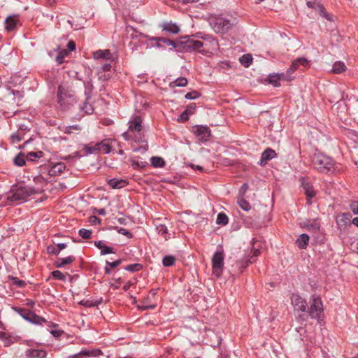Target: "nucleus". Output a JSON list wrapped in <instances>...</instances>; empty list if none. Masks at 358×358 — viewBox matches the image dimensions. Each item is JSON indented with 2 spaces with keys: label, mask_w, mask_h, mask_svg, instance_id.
I'll use <instances>...</instances> for the list:
<instances>
[{
  "label": "nucleus",
  "mask_w": 358,
  "mask_h": 358,
  "mask_svg": "<svg viewBox=\"0 0 358 358\" xmlns=\"http://www.w3.org/2000/svg\"><path fill=\"white\" fill-rule=\"evenodd\" d=\"M22 138H23V136L17 133L13 134L10 136V141H11V143L13 144L20 142L22 140Z\"/></svg>",
  "instance_id": "nucleus-47"
},
{
  "label": "nucleus",
  "mask_w": 358,
  "mask_h": 358,
  "mask_svg": "<svg viewBox=\"0 0 358 358\" xmlns=\"http://www.w3.org/2000/svg\"><path fill=\"white\" fill-rule=\"evenodd\" d=\"M308 320V315L305 313H303L301 314H299L297 317H296V320L301 324V325H306V322Z\"/></svg>",
  "instance_id": "nucleus-48"
},
{
  "label": "nucleus",
  "mask_w": 358,
  "mask_h": 358,
  "mask_svg": "<svg viewBox=\"0 0 358 358\" xmlns=\"http://www.w3.org/2000/svg\"><path fill=\"white\" fill-rule=\"evenodd\" d=\"M89 222L91 224L95 225L96 224H100L101 223V220L99 217H97L96 216L92 215V216L90 217Z\"/></svg>",
  "instance_id": "nucleus-59"
},
{
  "label": "nucleus",
  "mask_w": 358,
  "mask_h": 358,
  "mask_svg": "<svg viewBox=\"0 0 358 358\" xmlns=\"http://www.w3.org/2000/svg\"><path fill=\"white\" fill-rule=\"evenodd\" d=\"M142 268H143L142 264H138V263L129 264V265L127 266L126 267H124L125 270L132 272V273L139 271Z\"/></svg>",
  "instance_id": "nucleus-40"
},
{
  "label": "nucleus",
  "mask_w": 358,
  "mask_h": 358,
  "mask_svg": "<svg viewBox=\"0 0 358 358\" xmlns=\"http://www.w3.org/2000/svg\"><path fill=\"white\" fill-rule=\"evenodd\" d=\"M176 259L173 256L166 255L163 258L162 264L164 266H171L174 264Z\"/></svg>",
  "instance_id": "nucleus-39"
},
{
  "label": "nucleus",
  "mask_w": 358,
  "mask_h": 358,
  "mask_svg": "<svg viewBox=\"0 0 358 358\" xmlns=\"http://www.w3.org/2000/svg\"><path fill=\"white\" fill-rule=\"evenodd\" d=\"M52 277L56 280L64 281L66 275L59 270H56L52 272Z\"/></svg>",
  "instance_id": "nucleus-43"
},
{
  "label": "nucleus",
  "mask_w": 358,
  "mask_h": 358,
  "mask_svg": "<svg viewBox=\"0 0 358 358\" xmlns=\"http://www.w3.org/2000/svg\"><path fill=\"white\" fill-rule=\"evenodd\" d=\"M8 279L12 281V285H15L17 287H24L27 285L25 281L20 280L17 277L9 275Z\"/></svg>",
  "instance_id": "nucleus-36"
},
{
  "label": "nucleus",
  "mask_w": 358,
  "mask_h": 358,
  "mask_svg": "<svg viewBox=\"0 0 358 358\" xmlns=\"http://www.w3.org/2000/svg\"><path fill=\"white\" fill-rule=\"evenodd\" d=\"M76 45L73 41H69V52L74 51L76 50Z\"/></svg>",
  "instance_id": "nucleus-63"
},
{
  "label": "nucleus",
  "mask_w": 358,
  "mask_h": 358,
  "mask_svg": "<svg viewBox=\"0 0 358 358\" xmlns=\"http://www.w3.org/2000/svg\"><path fill=\"white\" fill-rule=\"evenodd\" d=\"M82 129V127H80L79 125H69V131H68V133L69 134H72L73 131V130H76V131H81Z\"/></svg>",
  "instance_id": "nucleus-60"
},
{
  "label": "nucleus",
  "mask_w": 358,
  "mask_h": 358,
  "mask_svg": "<svg viewBox=\"0 0 358 358\" xmlns=\"http://www.w3.org/2000/svg\"><path fill=\"white\" fill-rule=\"evenodd\" d=\"M299 64L297 62V59H294L292 63V65L290 66V68L292 69V70L294 71V72L299 68Z\"/></svg>",
  "instance_id": "nucleus-64"
},
{
  "label": "nucleus",
  "mask_w": 358,
  "mask_h": 358,
  "mask_svg": "<svg viewBox=\"0 0 358 358\" xmlns=\"http://www.w3.org/2000/svg\"><path fill=\"white\" fill-rule=\"evenodd\" d=\"M78 303L80 304H82L86 307H93V306H95L101 303V301H92L90 300H86V301L83 300Z\"/></svg>",
  "instance_id": "nucleus-45"
},
{
  "label": "nucleus",
  "mask_w": 358,
  "mask_h": 358,
  "mask_svg": "<svg viewBox=\"0 0 358 358\" xmlns=\"http://www.w3.org/2000/svg\"><path fill=\"white\" fill-rule=\"evenodd\" d=\"M71 73V76L75 77L78 80H82V77L80 75V73L78 71H71L69 72V74Z\"/></svg>",
  "instance_id": "nucleus-62"
},
{
  "label": "nucleus",
  "mask_w": 358,
  "mask_h": 358,
  "mask_svg": "<svg viewBox=\"0 0 358 358\" xmlns=\"http://www.w3.org/2000/svg\"><path fill=\"white\" fill-rule=\"evenodd\" d=\"M301 226L311 233L316 234L320 231V224L317 220H310L301 224Z\"/></svg>",
  "instance_id": "nucleus-21"
},
{
  "label": "nucleus",
  "mask_w": 358,
  "mask_h": 358,
  "mask_svg": "<svg viewBox=\"0 0 358 358\" xmlns=\"http://www.w3.org/2000/svg\"><path fill=\"white\" fill-rule=\"evenodd\" d=\"M195 108H196V105H195V103H191V104H189V105L187 107V108L185 109V110H187V112H189V115H190V114H192V113H194V111Z\"/></svg>",
  "instance_id": "nucleus-61"
},
{
  "label": "nucleus",
  "mask_w": 358,
  "mask_h": 358,
  "mask_svg": "<svg viewBox=\"0 0 358 358\" xmlns=\"http://www.w3.org/2000/svg\"><path fill=\"white\" fill-rule=\"evenodd\" d=\"M350 208L354 214L358 215V201H352L350 204Z\"/></svg>",
  "instance_id": "nucleus-52"
},
{
  "label": "nucleus",
  "mask_w": 358,
  "mask_h": 358,
  "mask_svg": "<svg viewBox=\"0 0 358 358\" xmlns=\"http://www.w3.org/2000/svg\"><path fill=\"white\" fill-rule=\"evenodd\" d=\"M131 166L134 169H138V168H143L145 166V163L143 162H138L135 161L134 159L131 160Z\"/></svg>",
  "instance_id": "nucleus-53"
},
{
  "label": "nucleus",
  "mask_w": 358,
  "mask_h": 358,
  "mask_svg": "<svg viewBox=\"0 0 358 358\" xmlns=\"http://www.w3.org/2000/svg\"><path fill=\"white\" fill-rule=\"evenodd\" d=\"M189 112L187 110H184L180 116L178 121L186 122L189 120Z\"/></svg>",
  "instance_id": "nucleus-57"
},
{
  "label": "nucleus",
  "mask_w": 358,
  "mask_h": 358,
  "mask_svg": "<svg viewBox=\"0 0 358 358\" xmlns=\"http://www.w3.org/2000/svg\"><path fill=\"white\" fill-rule=\"evenodd\" d=\"M292 304L294 306V310L306 313L307 310V304L305 299H303L298 294H292L291 296Z\"/></svg>",
  "instance_id": "nucleus-13"
},
{
  "label": "nucleus",
  "mask_w": 358,
  "mask_h": 358,
  "mask_svg": "<svg viewBox=\"0 0 358 358\" xmlns=\"http://www.w3.org/2000/svg\"><path fill=\"white\" fill-rule=\"evenodd\" d=\"M297 62L300 65L304 66V67H306L309 65V62L308 61V59L305 57H299V58H297Z\"/></svg>",
  "instance_id": "nucleus-56"
},
{
  "label": "nucleus",
  "mask_w": 358,
  "mask_h": 358,
  "mask_svg": "<svg viewBox=\"0 0 358 358\" xmlns=\"http://www.w3.org/2000/svg\"><path fill=\"white\" fill-rule=\"evenodd\" d=\"M12 309L15 313H18L25 320L32 324L42 325L43 323L47 322V320L45 319L36 315L29 310L17 306L12 307Z\"/></svg>",
  "instance_id": "nucleus-7"
},
{
  "label": "nucleus",
  "mask_w": 358,
  "mask_h": 358,
  "mask_svg": "<svg viewBox=\"0 0 358 358\" xmlns=\"http://www.w3.org/2000/svg\"><path fill=\"white\" fill-rule=\"evenodd\" d=\"M43 155V152L42 151L38 152H30L27 155V159L33 161L35 158H41Z\"/></svg>",
  "instance_id": "nucleus-42"
},
{
  "label": "nucleus",
  "mask_w": 358,
  "mask_h": 358,
  "mask_svg": "<svg viewBox=\"0 0 358 358\" xmlns=\"http://www.w3.org/2000/svg\"><path fill=\"white\" fill-rule=\"evenodd\" d=\"M67 85L64 82L62 83L57 89V102L62 110L67 108Z\"/></svg>",
  "instance_id": "nucleus-12"
},
{
  "label": "nucleus",
  "mask_w": 358,
  "mask_h": 358,
  "mask_svg": "<svg viewBox=\"0 0 358 358\" xmlns=\"http://www.w3.org/2000/svg\"><path fill=\"white\" fill-rule=\"evenodd\" d=\"M145 37L148 41H158V42L163 43L164 44H165L166 45H168V46L171 45L173 48L176 47V44L175 41H173L172 40H170V39H168V38H163V37H154V36H145Z\"/></svg>",
  "instance_id": "nucleus-25"
},
{
  "label": "nucleus",
  "mask_w": 358,
  "mask_h": 358,
  "mask_svg": "<svg viewBox=\"0 0 358 358\" xmlns=\"http://www.w3.org/2000/svg\"><path fill=\"white\" fill-rule=\"evenodd\" d=\"M199 96H200L199 92H198L196 91H192V92L187 93L185 94V97L187 99L193 100V99L198 98Z\"/></svg>",
  "instance_id": "nucleus-51"
},
{
  "label": "nucleus",
  "mask_w": 358,
  "mask_h": 358,
  "mask_svg": "<svg viewBox=\"0 0 358 358\" xmlns=\"http://www.w3.org/2000/svg\"><path fill=\"white\" fill-rule=\"evenodd\" d=\"M41 192L42 189L40 187L22 185L13 186L8 192L6 203L12 205L14 202H25L31 196Z\"/></svg>",
  "instance_id": "nucleus-1"
},
{
  "label": "nucleus",
  "mask_w": 358,
  "mask_h": 358,
  "mask_svg": "<svg viewBox=\"0 0 358 358\" xmlns=\"http://www.w3.org/2000/svg\"><path fill=\"white\" fill-rule=\"evenodd\" d=\"M47 252L49 255H57L59 252L56 244L50 245L47 247Z\"/></svg>",
  "instance_id": "nucleus-44"
},
{
  "label": "nucleus",
  "mask_w": 358,
  "mask_h": 358,
  "mask_svg": "<svg viewBox=\"0 0 358 358\" xmlns=\"http://www.w3.org/2000/svg\"><path fill=\"white\" fill-rule=\"evenodd\" d=\"M162 29L173 34H178L180 31L179 27L176 24L171 22H164L162 24Z\"/></svg>",
  "instance_id": "nucleus-27"
},
{
  "label": "nucleus",
  "mask_w": 358,
  "mask_h": 358,
  "mask_svg": "<svg viewBox=\"0 0 358 358\" xmlns=\"http://www.w3.org/2000/svg\"><path fill=\"white\" fill-rule=\"evenodd\" d=\"M150 162L152 165L155 168H161L165 165L164 159L160 157H152L150 159Z\"/></svg>",
  "instance_id": "nucleus-32"
},
{
  "label": "nucleus",
  "mask_w": 358,
  "mask_h": 358,
  "mask_svg": "<svg viewBox=\"0 0 358 358\" xmlns=\"http://www.w3.org/2000/svg\"><path fill=\"white\" fill-rule=\"evenodd\" d=\"M27 156L23 152H19L13 158V164L17 166H23L26 164Z\"/></svg>",
  "instance_id": "nucleus-29"
},
{
  "label": "nucleus",
  "mask_w": 358,
  "mask_h": 358,
  "mask_svg": "<svg viewBox=\"0 0 358 358\" xmlns=\"http://www.w3.org/2000/svg\"><path fill=\"white\" fill-rule=\"evenodd\" d=\"M312 164L320 173H333L335 171L334 160L322 153H315L313 155Z\"/></svg>",
  "instance_id": "nucleus-3"
},
{
  "label": "nucleus",
  "mask_w": 358,
  "mask_h": 358,
  "mask_svg": "<svg viewBox=\"0 0 358 358\" xmlns=\"http://www.w3.org/2000/svg\"><path fill=\"white\" fill-rule=\"evenodd\" d=\"M94 58L96 59H103L111 61L113 56L109 50H99L94 52Z\"/></svg>",
  "instance_id": "nucleus-24"
},
{
  "label": "nucleus",
  "mask_w": 358,
  "mask_h": 358,
  "mask_svg": "<svg viewBox=\"0 0 358 358\" xmlns=\"http://www.w3.org/2000/svg\"><path fill=\"white\" fill-rule=\"evenodd\" d=\"M66 169L63 162L51 163L48 168V175L50 176H56L62 173Z\"/></svg>",
  "instance_id": "nucleus-18"
},
{
  "label": "nucleus",
  "mask_w": 358,
  "mask_h": 358,
  "mask_svg": "<svg viewBox=\"0 0 358 358\" xmlns=\"http://www.w3.org/2000/svg\"><path fill=\"white\" fill-rule=\"evenodd\" d=\"M346 69L345 64L342 62H336L333 65L331 71L334 73H341Z\"/></svg>",
  "instance_id": "nucleus-31"
},
{
  "label": "nucleus",
  "mask_w": 358,
  "mask_h": 358,
  "mask_svg": "<svg viewBox=\"0 0 358 358\" xmlns=\"http://www.w3.org/2000/svg\"><path fill=\"white\" fill-rule=\"evenodd\" d=\"M238 203L239 206L245 211H248L251 208V206L245 197H238Z\"/></svg>",
  "instance_id": "nucleus-37"
},
{
  "label": "nucleus",
  "mask_w": 358,
  "mask_h": 358,
  "mask_svg": "<svg viewBox=\"0 0 358 358\" xmlns=\"http://www.w3.org/2000/svg\"><path fill=\"white\" fill-rule=\"evenodd\" d=\"M224 267V254L222 252H216L212 258L213 273L217 278H220L222 274Z\"/></svg>",
  "instance_id": "nucleus-9"
},
{
  "label": "nucleus",
  "mask_w": 358,
  "mask_h": 358,
  "mask_svg": "<svg viewBox=\"0 0 358 358\" xmlns=\"http://www.w3.org/2000/svg\"><path fill=\"white\" fill-rule=\"evenodd\" d=\"M88 97L85 101L78 103L76 98L73 95L69 94V115L74 119H80L85 115H90L94 112V108L87 101Z\"/></svg>",
  "instance_id": "nucleus-2"
},
{
  "label": "nucleus",
  "mask_w": 358,
  "mask_h": 358,
  "mask_svg": "<svg viewBox=\"0 0 358 358\" xmlns=\"http://www.w3.org/2000/svg\"><path fill=\"white\" fill-rule=\"evenodd\" d=\"M249 186L247 182H245L242 185L239 189L238 196V197H245V193L247 190L248 189Z\"/></svg>",
  "instance_id": "nucleus-49"
},
{
  "label": "nucleus",
  "mask_w": 358,
  "mask_h": 358,
  "mask_svg": "<svg viewBox=\"0 0 358 358\" xmlns=\"http://www.w3.org/2000/svg\"><path fill=\"white\" fill-rule=\"evenodd\" d=\"M79 235L84 239H88L91 237L92 231L86 229H81L78 232Z\"/></svg>",
  "instance_id": "nucleus-46"
},
{
  "label": "nucleus",
  "mask_w": 358,
  "mask_h": 358,
  "mask_svg": "<svg viewBox=\"0 0 358 358\" xmlns=\"http://www.w3.org/2000/svg\"><path fill=\"white\" fill-rule=\"evenodd\" d=\"M142 120L139 116H136L129 122L128 130L122 134L126 141L140 142L142 141L141 131L142 130Z\"/></svg>",
  "instance_id": "nucleus-4"
},
{
  "label": "nucleus",
  "mask_w": 358,
  "mask_h": 358,
  "mask_svg": "<svg viewBox=\"0 0 358 358\" xmlns=\"http://www.w3.org/2000/svg\"><path fill=\"white\" fill-rule=\"evenodd\" d=\"M192 132L201 143L208 141L211 136L210 129L207 126L195 125L192 127Z\"/></svg>",
  "instance_id": "nucleus-11"
},
{
  "label": "nucleus",
  "mask_w": 358,
  "mask_h": 358,
  "mask_svg": "<svg viewBox=\"0 0 358 358\" xmlns=\"http://www.w3.org/2000/svg\"><path fill=\"white\" fill-rule=\"evenodd\" d=\"M181 44L184 45L187 51H197L201 53H204L205 52L203 41L189 38V36L183 37L181 41Z\"/></svg>",
  "instance_id": "nucleus-10"
},
{
  "label": "nucleus",
  "mask_w": 358,
  "mask_h": 358,
  "mask_svg": "<svg viewBox=\"0 0 358 358\" xmlns=\"http://www.w3.org/2000/svg\"><path fill=\"white\" fill-rule=\"evenodd\" d=\"M110 141V139H105L94 145L92 143L84 145L83 149L86 151L87 154H95L99 152L108 154L111 151Z\"/></svg>",
  "instance_id": "nucleus-8"
},
{
  "label": "nucleus",
  "mask_w": 358,
  "mask_h": 358,
  "mask_svg": "<svg viewBox=\"0 0 358 358\" xmlns=\"http://www.w3.org/2000/svg\"><path fill=\"white\" fill-rule=\"evenodd\" d=\"M188 83L187 79L185 77H180L176 79L170 83V87H185Z\"/></svg>",
  "instance_id": "nucleus-34"
},
{
  "label": "nucleus",
  "mask_w": 358,
  "mask_h": 358,
  "mask_svg": "<svg viewBox=\"0 0 358 358\" xmlns=\"http://www.w3.org/2000/svg\"><path fill=\"white\" fill-rule=\"evenodd\" d=\"M310 303V306L307 308L306 311L312 319L320 322L324 317L323 304L320 296L317 295L311 296Z\"/></svg>",
  "instance_id": "nucleus-5"
},
{
  "label": "nucleus",
  "mask_w": 358,
  "mask_h": 358,
  "mask_svg": "<svg viewBox=\"0 0 358 358\" xmlns=\"http://www.w3.org/2000/svg\"><path fill=\"white\" fill-rule=\"evenodd\" d=\"M122 262V259H117L116 261H114L113 262H110L108 261H106V264L107 266H109L110 268H116L117 266L120 265Z\"/></svg>",
  "instance_id": "nucleus-55"
},
{
  "label": "nucleus",
  "mask_w": 358,
  "mask_h": 358,
  "mask_svg": "<svg viewBox=\"0 0 358 358\" xmlns=\"http://www.w3.org/2000/svg\"><path fill=\"white\" fill-rule=\"evenodd\" d=\"M309 236L306 234H302L296 241V244L300 249H306L308 245Z\"/></svg>",
  "instance_id": "nucleus-26"
},
{
  "label": "nucleus",
  "mask_w": 358,
  "mask_h": 358,
  "mask_svg": "<svg viewBox=\"0 0 358 358\" xmlns=\"http://www.w3.org/2000/svg\"><path fill=\"white\" fill-rule=\"evenodd\" d=\"M277 157L275 151L270 148H266L262 154L260 165L264 166L268 161Z\"/></svg>",
  "instance_id": "nucleus-19"
},
{
  "label": "nucleus",
  "mask_w": 358,
  "mask_h": 358,
  "mask_svg": "<svg viewBox=\"0 0 358 358\" xmlns=\"http://www.w3.org/2000/svg\"><path fill=\"white\" fill-rule=\"evenodd\" d=\"M157 230H158V233L163 236H165L168 234V229L165 225L160 224L157 227Z\"/></svg>",
  "instance_id": "nucleus-54"
},
{
  "label": "nucleus",
  "mask_w": 358,
  "mask_h": 358,
  "mask_svg": "<svg viewBox=\"0 0 358 358\" xmlns=\"http://www.w3.org/2000/svg\"><path fill=\"white\" fill-rule=\"evenodd\" d=\"M204 44L203 49H205L204 53L217 51L219 49L218 41L214 38L211 36H206L203 37Z\"/></svg>",
  "instance_id": "nucleus-14"
},
{
  "label": "nucleus",
  "mask_w": 358,
  "mask_h": 358,
  "mask_svg": "<svg viewBox=\"0 0 358 358\" xmlns=\"http://www.w3.org/2000/svg\"><path fill=\"white\" fill-rule=\"evenodd\" d=\"M103 355L100 349L83 350L78 353L69 355V358H86L90 357H99Z\"/></svg>",
  "instance_id": "nucleus-17"
},
{
  "label": "nucleus",
  "mask_w": 358,
  "mask_h": 358,
  "mask_svg": "<svg viewBox=\"0 0 358 358\" xmlns=\"http://www.w3.org/2000/svg\"><path fill=\"white\" fill-rule=\"evenodd\" d=\"M259 245L260 243L258 241L255 239L252 240V255L248 258L244 264L241 265V268H245L250 264H252L256 261L255 257L260 255V250L259 249Z\"/></svg>",
  "instance_id": "nucleus-16"
},
{
  "label": "nucleus",
  "mask_w": 358,
  "mask_h": 358,
  "mask_svg": "<svg viewBox=\"0 0 358 358\" xmlns=\"http://www.w3.org/2000/svg\"><path fill=\"white\" fill-rule=\"evenodd\" d=\"M302 187L304 189L306 195L309 199L313 198L315 196V191L314 190L313 186L309 182L303 180Z\"/></svg>",
  "instance_id": "nucleus-28"
},
{
  "label": "nucleus",
  "mask_w": 358,
  "mask_h": 358,
  "mask_svg": "<svg viewBox=\"0 0 358 358\" xmlns=\"http://www.w3.org/2000/svg\"><path fill=\"white\" fill-rule=\"evenodd\" d=\"M228 217L224 213H219L217 217L216 223L217 224L225 225L228 223Z\"/></svg>",
  "instance_id": "nucleus-41"
},
{
  "label": "nucleus",
  "mask_w": 358,
  "mask_h": 358,
  "mask_svg": "<svg viewBox=\"0 0 358 358\" xmlns=\"http://www.w3.org/2000/svg\"><path fill=\"white\" fill-rule=\"evenodd\" d=\"M210 24L217 34H225L235 25V20L231 22L227 18L216 17L210 19Z\"/></svg>",
  "instance_id": "nucleus-6"
},
{
  "label": "nucleus",
  "mask_w": 358,
  "mask_h": 358,
  "mask_svg": "<svg viewBox=\"0 0 358 358\" xmlns=\"http://www.w3.org/2000/svg\"><path fill=\"white\" fill-rule=\"evenodd\" d=\"M17 23V20L13 17H7L6 20V29L10 31L15 29Z\"/></svg>",
  "instance_id": "nucleus-30"
},
{
  "label": "nucleus",
  "mask_w": 358,
  "mask_h": 358,
  "mask_svg": "<svg viewBox=\"0 0 358 358\" xmlns=\"http://www.w3.org/2000/svg\"><path fill=\"white\" fill-rule=\"evenodd\" d=\"M34 181L36 185H38L37 187H40L42 189V192L43 191V187L47 185V180L42 176L41 175H38L34 178Z\"/></svg>",
  "instance_id": "nucleus-33"
},
{
  "label": "nucleus",
  "mask_w": 358,
  "mask_h": 358,
  "mask_svg": "<svg viewBox=\"0 0 358 358\" xmlns=\"http://www.w3.org/2000/svg\"><path fill=\"white\" fill-rule=\"evenodd\" d=\"M239 61L245 67H248L252 62V57L250 54H245L240 58Z\"/></svg>",
  "instance_id": "nucleus-35"
},
{
  "label": "nucleus",
  "mask_w": 358,
  "mask_h": 358,
  "mask_svg": "<svg viewBox=\"0 0 358 358\" xmlns=\"http://www.w3.org/2000/svg\"><path fill=\"white\" fill-rule=\"evenodd\" d=\"M108 184L113 189H121L126 187L129 182L126 180L123 179L111 178L108 180Z\"/></svg>",
  "instance_id": "nucleus-23"
},
{
  "label": "nucleus",
  "mask_w": 358,
  "mask_h": 358,
  "mask_svg": "<svg viewBox=\"0 0 358 358\" xmlns=\"http://www.w3.org/2000/svg\"><path fill=\"white\" fill-rule=\"evenodd\" d=\"M117 231L119 234L127 236L129 238L133 236L132 234L124 228H120Z\"/></svg>",
  "instance_id": "nucleus-58"
},
{
  "label": "nucleus",
  "mask_w": 358,
  "mask_h": 358,
  "mask_svg": "<svg viewBox=\"0 0 358 358\" xmlns=\"http://www.w3.org/2000/svg\"><path fill=\"white\" fill-rule=\"evenodd\" d=\"M25 355L27 358H45L47 352L43 349L29 348L25 351Z\"/></svg>",
  "instance_id": "nucleus-20"
},
{
  "label": "nucleus",
  "mask_w": 358,
  "mask_h": 358,
  "mask_svg": "<svg viewBox=\"0 0 358 358\" xmlns=\"http://www.w3.org/2000/svg\"><path fill=\"white\" fill-rule=\"evenodd\" d=\"M293 79V78H288L287 74L284 73H273L269 74L266 78V81L273 85L274 87H279L280 85V80L290 81Z\"/></svg>",
  "instance_id": "nucleus-15"
},
{
  "label": "nucleus",
  "mask_w": 358,
  "mask_h": 358,
  "mask_svg": "<svg viewBox=\"0 0 358 358\" xmlns=\"http://www.w3.org/2000/svg\"><path fill=\"white\" fill-rule=\"evenodd\" d=\"M3 341L5 347H9L10 345L15 343V340L12 338L10 335H8V334L6 336V338L3 339Z\"/></svg>",
  "instance_id": "nucleus-50"
},
{
  "label": "nucleus",
  "mask_w": 358,
  "mask_h": 358,
  "mask_svg": "<svg viewBox=\"0 0 358 358\" xmlns=\"http://www.w3.org/2000/svg\"><path fill=\"white\" fill-rule=\"evenodd\" d=\"M94 245L101 250V255L115 253L114 248L113 247L106 245L102 241H95Z\"/></svg>",
  "instance_id": "nucleus-22"
},
{
  "label": "nucleus",
  "mask_w": 358,
  "mask_h": 358,
  "mask_svg": "<svg viewBox=\"0 0 358 358\" xmlns=\"http://www.w3.org/2000/svg\"><path fill=\"white\" fill-rule=\"evenodd\" d=\"M67 56V50L64 49L57 52L55 60L57 64H61L63 63L64 59Z\"/></svg>",
  "instance_id": "nucleus-38"
}]
</instances>
